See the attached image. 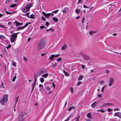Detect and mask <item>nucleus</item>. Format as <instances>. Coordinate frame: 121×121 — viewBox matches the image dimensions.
Wrapping results in <instances>:
<instances>
[{
    "label": "nucleus",
    "mask_w": 121,
    "mask_h": 121,
    "mask_svg": "<svg viewBox=\"0 0 121 121\" xmlns=\"http://www.w3.org/2000/svg\"><path fill=\"white\" fill-rule=\"evenodd\" d=\"M106 86V85H104V86L102 88V89H101V91L102 92H103L104 91V88Z\"/></svg>",
    "instance_id": "obj_48"
},
{
    "label": "nucleus",
    "mask_w": 121,
    "mask_h": 121,
    "mask_svg": "<svg viewBox=\"0 0 121 121\" xmlns=\"http://www.w3.org/2000/svg\"><path fill=\"white\" fill-rule=\"evenodd\" d=\"M114 115L115 116H117L120 118H121V113L120 112H117L114 113Z\"/></svg>",
    "instance_id": "obj_8"
},
{
    "label": "nucleus",
    "mask_w": 121,
    "mask_h": 121,
    "mask_svg": "<svg viewBox=\"0 0 121 121\" xmlns=\"http://www.w3.org/2000/svg\"><path fill=\"white\" fill-rule=\"evenodd\" d=\"M6 102L2 99H0V103L1 105H4Z\"/></svg>",
    "instance_id": "obj_15"
},
{
    "label": "nucleus",
    "mask_w": 121,
    "mask_h": 121,
    "mask_svg": "<svg viewBox=\"0 0 121 121\" xmlns=\"http://www.w3.org/2000/svg\"><path fill=\"white\" fill-rule=\"evenodd\" d=\"M75 12L77 13H79L80 12V10L78 9H77L76 10Z\"/></svg>",
    "instance_id": "obj_36"
},
{
    "label": "nucleus",
    "mask_w": 121,
    "mask_h": 121,
    "mask_svg": "<svg viewBox=\"0 0 121 121\" xmlns=\"http://www.w3.org/2000/svg\"><path fill=\"white\" fill-rule=\"evenodd\" d=\"M53 20L56 22H57L58 21V19L55 17L53 18Z\"/></svg>",
    "instance_id": "obj_28"
},
{
    "label": "nucleus",
    "mask_w": 121,
    "mask_h": 121,
    "mask_svg": "<svg viewBox=\"0 0 121 121\" xmlns=\"http://www.w3.org/2000/svg\"><path fill=\"white\" fill-rule=\"evenodd\" d=\"M74 107L73 106H72L69 108L68 110L69 111H70Z\"/></svg>",
    "instance_id": "obj_39"
},
{
    "label": "nucleus",
    "mask_w": 121,
    "mask_h": 121,
    "mask_svg": "<svg viewBox=\"0 0 121 121\" xmlns=\"http://www.w3.org/2000/svg\"><path fill=\"white\" fill-rule=\"evenodd\" d=\"M101 94H98L97 95V96L100 98H101Z\"/></svg>",
    "instance_id": "obj_57"
},
{
    "label": "nucleus",
    "mask_w": 121,
    "mask_h": 121,
    "mask_svg": "<svg viewBox=\"0 0 121 121\" xmlns=\"http://www.w3.org/2000/svg\"><path fill=\"white\" fill-rule=\"evenodd\" d=\"M80 117V116H79L78 117L75 118V119H76V121H79Z\"/></svg>",
    "instance_id": "obj_34"
},
{
    "label": "nucleus",
    "mask_w": 121,
    "mask_h": 121,
    "mask_svg": "<svg viewBox=\"0 0 121 121\" xmlns=\"http://www.w3.org/2000/svg\"><path fill=\"white\" fill-rule=\"evenodd\" d=\"M96 32V31H91L89 32V34L90 35H92L93 33H94Z\"/></svg>",
    "instance_id": "obj_31"
},
{
    "label": "nucleus",
    "mask_w": 121,
    "mask_h": 121,
    "mask_svg": "<svg viewBox=\"0 0 121 121\" xmlns=\"http://www.w3.org/2000/svg\"><path fill=\"white\" fill-rule=\"evenodd\" d=\"M39 74L38 75L36 74H34V82L35 83H36V81L37 80V77L38 76L39 77Z\"/></svg>",
    "instance_id": "obj_12"
},
{
    "label": "nucleus",
    "mask_w": 121,
    "mask_h": 121,
    "mask_svg": "<svg viewBox=\"0 0 121 121\" xmlns=\"http://www.w3.org/2000/svg\"><path fill=\"white\" fill-rule=\"evenodd\" d=\"M113 104L112 103H107L103 104L102 106L103 107H104L107 106L113 105Z\"/></svg>",
    "instance_id": "obj_7"
},
{
    "label": "nucleus",
    "mask_w": 121,
    "mask_h": 121,
    "mask_svg": "<svg viewBox=\"0 0 121 121\" xmlns=\"http://www.w3.org/2000/svg\"><path fill=\"white\" fill-rule=\"evenodd\" d=\"M73 116L72 115H70L68 117V118L64 121H68L70 119L73 117Z\"/></svg>",
    "instance_id": "obj_20"
},
{
    "label": "nucleus",
    "mask_w": 121,
    "mask_h": 121,
    "mask_svg": "<svg viewBox=\"0 0 121 121\" xmlns=\"http://www.w3.org/2000/svg\"><path fill=\"white\" fill-rule=\"evenodd\" d=\"M104 81L103 80H101L100 81V82H99V83L101 84H103L104 83Z\"/></svg>",
    "instance_id": "obj_46"
},
{
    "label": "nucleus",
    "mask_w": 121,
    "mask_h": 121,
    "mask_svg": "<svg viewBox=\"0 0 121 121\" xmlns=\"http://www.w3.org/2000/svg\"><path fill=\"white\" fill-rule=\"evenodd\" d=\"M30 14V12H28V13H26L25 14L26 15V16H27L28 18H29V14Z\"/></svg>",
    "instance_id": "obj_44"
},
{
    "label": "nucleus",
    "mask_w": 121,
    "mask_h": 121,
    "mask_svg": "<svg viewBox=\"0 0 121 121\" xmlns=\"http://www.w3.org/2000/svg\"><path fill=\"white\" fill-rule=\"evenodd\" d=\"M16 76H15L13 77V78L12 80V81L13 82L15 81V79H16Z\"/></svg>",
    "instance_id": "obj_38"
},
{
    "label": "nucleus",
    "mask_w": 121,
    "mask_h": 121,
    "mask_svg": "<svg viewBox=\"0 0 121 121\" xmlns=\"http://www.w3.org/2000/svg\"><path fill=\"white\" fill-rule=\"evenodd\" d=\"M28 26V25L27 23H26V24L24 26V28H25L27 26Z\"/></svg>",
    "instance_id": "obj_63"
},
{
    "label": "nucleus",
    "mask_w": 121,
    "mask_h": 121,
    "mask_svg": "<svg viewBox=\"0 0 121 121\" xmlns=\"http://www.w3.org/2000/svg\"><path fill=\"white\" fill-rule=\"evenodd\" d=\"M42 20L43 21H45L46 20V18L45 17H42Z\"/></svg>",
    "instance_id": "obj_54"
},
{
    "label": "nucleus",
    "mask_w": 121,
    "mask_h": 121,
    "mask_svg": "<svg viewBox=\"0 0 121 121\" xmlns=\"http://www.w3.org/2000/svg\"><path fill=\"white\" fill-rule=\"evenodd\" d=\"M112 110V109H111V108H108V112L111 111Z\"/></svg>",
    "instance_id": "obj_45"
},
{
    "label": "nucleus",
    "mask_w": 121,
    "mask_h": 121,
    "mask_svg": "<svg viewBox=\"0 0 121 121\" xmlns=\"http://www.w3.org/2000/svg\"><path fill=\"white\" fill-rule=\"evenodd\" d=\"M19 97H17L16 98V102L15 104H16L17 102L18 101V98Z\"/></svg>",
    "instance_id": "obj_43"
},
{
    "label": "nucleus",
    "mask_w": 121,
    "mask_h": 121,
    "mask_svg": "<svg viewBox=\"0 0 121 121\" xmlns=\"http://www.w3.org/2000/svg\"><path fill=\"white\" fill-rule=\"evenodd\" d=\"M86 116L88 118L91 119L92 118V116L91 113H89L86 115Z\"/></svg>",
    "instance_id": "obj_17"
},
{
    "label": "nucleus",
    "mask_w": 121,
    "mask_h": 121,
    "mask_svg": "<svg viewBox=\"0 0 121 121\" xmlns=\"http://www.w3.org/2000/svg\"><path fill=\"white\" fill-rule=\"evenodd\" d=\"M60 56V55L59 54H58L57 55H54V57H58L59 56Z\"/></svg>",
    "instance_id": "obj_58"
},
{
    "label": "nucleus",
    "mask_w": 121,
    "mask_h": 121,
    "mask_svg": "<svg viewBox=\"0 0 121 121\" xmlns=\"http://www.w3.org/2000/svg\"><path fill=\"white\" fill-rule=\"evenodd\" d=\"M54 55L52 54L51 56H50L49 59L51 60H52L54 59Z\"/></svg>",
    "instance_id": "obj_27"
},
{
    "label": "nucleus",
    "mask_w": 121,
    "mask_h": 121,
    "mask_svg": "<svg viewBox=\"0 0 121 121\" xmlns=\"http://www.w3.org/2000/svg\"><path fill=\"white\" fill-rule=\"evenodd\" d=\"M35 17V16L34 14H31L30 15L29 18L34 19Z\"/></svg>",
    "instance_id": "obj_25"
},
{
    "label": "nucleus",
    "mask_w": 121,
    "mask_h": 121,
    "mask_svg": "<svg viewBox=\"0 0 121 121\" xmlns=\"http://www.w3.org/2000/svg\"><path fill=\"white\" fill-rule=\"evenodd\" d=\"M43 15L46 18H48L49 17L51 14L50 13H48L46 14L44 12H43Z\"/></svg>",
    "instance_id": "obj_11"
},
{
    "label": "nucleus",
    "mask_w": 121,
    "mask_h": 121,
    "mask_svg": "<svg viewBox=\"0 0 121 121\" xmlns=\"http://www.w3.org/2000/svg\"><path fill=\"white\" fill-rule=\"evenodd\" d=\"M0 27L1 28H4V27L3 25L0 24Z\"/></svg>",
    "instance_id": "obj_50"
},
{
    "label": "nucleus",
    "mask_w": 121,
    "mask_h": 121,
    "mask_svg": "<svg viewBox=\"0 0 121 121\" xmlns=\"http://www.w3.org/2000/svg\"><path fill=\"white\" fill-rule=\"evenodd\" d=\"M5 38V37L3 35H0V38L1 39H4Z\"/></svg>",
    "instance_id": "obj_41"
},
{
    "label": "nucleus",
    "mask_w": 121,
    "mask_h": 121,
    "mask_svg": "<svg viewBox=\"0 0 121 121\" xmlns=\"http://www.w3.org/2000/svg\"><path fill=\"white\" fill-rule=\"evenodd\" d=\"M32 3L27 4L24 7L22 8L21 9L22 11L24 13L27 12L29 11L30 8L32 7Z\"/></svg>",
    "instance_id": "obj_2"
},
{
    "label": "nucleus",
    "mask_w": 121,
    "mask_h": 121,
    "mask_svg": "<svg viewBox=\"0 0 121 121\" xmlns=\"http://www.w3.org/2000/svg\"><path fill=\"white\" fill-rule=\"evenodd\" d=\"M39 86L40 87L42 88H43V85L41 84H40L39 85Z\"/></svg>",
    "instance_id": "obj_53"
},
{
    "label": "nucleus",
    "mask_w": 121,
    "mask_h": 121,
    "mask_svg": "<svg viewBox=\"0 0 121 121\" xmlns=\"http://www.w3.org/2000/svg\"><path fill=\"white\" fill-rule=\"evenodd\" d=\"M48 73H47L45 74H42L41 75V76L44 78H47L48 77Z\"/></svg>",
    "instance_id": "obj_13"
},
{
    "label": "nucleus",
    "mask_w": 121,
    "mask_h": 121,
    "mask_svg": "<svg viewBox=\"0 0 121 121\" xmlns=\"http://www.w3.org/2000/svg\"><path fill=\"white\" fill-rule=\"evenodd\" d=\"M69 10V9L68 8L65 7L64 9L63 10V13H66Z\"/></svg>",
    "instance_id": "obj_10"
},
{
    "label": "nucleus",
    "mask_w": 121,
    "mask_h": 121,
    "mask_svg": "<svg viewBox=\"0 0 121 121\" xmlns=\"http://www.w3.org/2000/svg\"><path fill=\"white\" fill-rule=\"evenodd\" d=\"M40 82L43 83L44 82V78L43 77H41L40 79Z\"/></svg>",
    "instance_id": "obj_24"
},
{
    "label": "nucleus",
    "mask_w": 121,
    "mask_h": 121,
    "mask_svg": "<svg viewBox=\"0 0 121 121\" xmlns=\"http://www.w3.org/2000/svg\"><path fill=\"white\" fill-rule=\"evenodd\" d=\"M36 83H35V82H34L32 84V89H31V92H32L33 91V90H34V87L35 86Z\"/></svg>",
    "instance_id": "obj_16"
},
{
    "label": "nucleus",
    "mask_w": 121,
    "mask_h": 121,
    "mask_svg": "<svg viewBox=\"0 0 121 121\" xmlns=\"http://www.w3.org/2000/svg\"><path fill=\"white\" fill-rule=\"evenodd\" d=\"M97 103V102L96 101H95L94 103H92L91 104V106L92 107V108H94L96 106V104Z\"/></svg>",
    "instance_id": "obj_18"
},
{
    "label": "nucleus",
    "mask_w": 121,
    "mask_h": 121,
    "mask_svg": "<svg viewBox=\"0 0 121 121\" xmlns=\"http://www.w3.org/2000/svg\"><path fill=\"white\" fill-rule=\"evenodd\" d=\"M67 47V46L66 45H64L63 46H62L61 48V49L62 50H64L65 49H66Z\"/></svg>",
    "instance_id": "obj_23"
},
{
    "label": "nucleus",
    "mask_w": 121,
    "mask_h": 121,
    "mask_svg": "<svg viewBox=\"0 0 121 121\" xmlns=\"http://www.w3.org/2000/svg\"><path fill=\"white\" fill-rule=\"evenodd\" d=\"M46 69H39L38 72V74L39 76L42 74H43L46 72Z\"/></svg>",
    "instance_id": "obj_4"
},
{
    "label": "nucleus",
    "mask_w": 121,
    "mask_h": 121,
    "mask_svg": "<svg viewBox=\"0 0 121 121\" xmlns=\"http://www.w3.org/2000/svg\"><path fill=\"white\" fill-rule=\"evenodd\" d=\"M58 11V10H57L52 12V13H54L55 14Z\"/></svg>",
    "instance_id": "obj_40"
},
{
    "label": "nucleus",
    "mask_w": 121,
    "mask_h": 121,
    "mask_svg": "<svg viewBox=\"0 0 121 121\" xmlns=\"http://www.w3.org/2000/svg\"><path fill=\"white\" fill-rule=\"evenodd\" d=\"M98 111H100L102 112H105V111L102 109H101L100 110H97Z\"/></svg>",
    "instance_id": "obj_35"
},
{
    "label": "nucleus",
    "mask_w": 121,
    "mask_h": 121,
    "mask_svg": "<svg viewBox=\"0 0 121 121\" xmlns=\"http://www.w3.org/2000/svg\"><path fill=\"white\" fill-rule=\"evenodd\" d=\"M18 121H25L23 119L22 117H18Z\"/></svg>",
    "instance_id": "obj_30"
},
{
    "label": "nucleus",
    "mask_w": 121,
    "mask_h": 121,
    "mask_svg": "<svg viewBox=\"0 0 121 121\" xmlns=\"http://www.w3.org/2000/svg\"><path fill=\"white\" fill-rule=\"evenodd\" d=\"M17 6V4H13L10 5L9 6L11 8H14Z\"/></svg>",
    "instance_id": "obj_29"
},
{
    "label": "nucleus",
    "mask_w": 121,
    "mask_h": 121,
    "mask_svg": "<svg viewBox=\"0 0 121 121\" xmlns=\"http://www.w3.org/2000/svg\"><path fill=\"white\" fill-rule=\"evenodd\" d=\"M114 111H118L120 110V109L116 107L113 109Z\"/></svg>",
    "instance_id": "obj_33"
},
{
    "label": "nucleus",
    "mask_w": 121,
    "mask_h": 121,
    "mask_svg": "<svg viewBox=\"0 0 121 121\" xmlns=\"http://www.w3.org/2000/svg\"><path fill=\"white\" fill-rule=\"evenodd\" d=\"M27 114V112H21L19 115V117H22L26 115Z\"/></svg>",
    "instance_id": "obj_6"
},
{
    "label": "nucleus",
    "mask_w": 121,
    "mask_h": 121,
    "mask_svg": "<svg viewBox=\"0 0 121 121\" xmlns=\"http://www.w3.org/2000/svg\"><path fill=\"white\" fill-rule=\"evenodd\" d=\"M3 84L2 82H1V84L0 85V88L2 89H3L4 88V86H3Z\"/></svg>",
    "instance_id": "obj_26"
},
{
    "label": "nucleus",
    "mask_w": 121,
    "mask_h": 121,
    "mask_svg": "<svg viewBox=\"0 0 121 121\" xmlns=\"http://www.w3.org/2000/svg\"><path fill=\"white\" fill-rule=\"evenodd\" d=\"M2 99L7 102L8 99V95H4Z\"/></svg>",
    "instance_id": "obj_9"
},
{
    "label": "nucleus",
    "mask_w": 121,
    "mask_h": 121,
    "mask_svg": "<svg viewBox=\"0 0 121 121\" xmlns=\"http://www.w3.org/2000/svg\"><path fill=\"white\" fill-rule=\"evenodd\" d=\"M14 22L16 24V27H17L18 26L21 25L23 24L22 23L19 22L17 21H15Z\"/></svg>",
    "instance_id": "obj_14"
},
{
    "label": "nucleus",
    "mask_w": 121,
    "mask_h": 121,
    "mask_svg": "<svg viewBox=\"0 0 121 121\" xmlns=\"http://www.w3.org/2000/svg\"><path fill=\"white\" fill-rule=\"evenodd\" d=\"M81 83V82H79L78 83H77V85L78 86Z\"/></svg>",
    "instance_id": "obj_59"
},
{
    "label": "nucleus",
    "mask_w": 121,
    "mask_h": 121,
    "mask_svg": "<svg viewBox=\"0 0 121 121\" xmlns=\"http://www.w3.org/2000/svg\"><path fill=\"white\" fill-rule=\"evenodd\" d=\"M109 81L108 85L109 86H111L113 83L114 82V79L113 78L110 77L109 78Z\"/></svg>",
    "instance_id": "obj_5"
},
{
    "label": "nucleus",
    "mask_w": 121,
    "mask_h": 121,
    "mask_svg": "<svg viewBox=\"0 0 121 121\" xmlns=\"http://www.w3.org/2000/svg\"><path fill=\"white\" fill-rule=\"evenodd\" d=\"M85 18L84 17H83L82 18V23H83L84 22V21L85 20Z\"/></svg>",
    "instance_id": "obj_51"
},
{
    "label": "nucleus",
    "mask_w": 121,
    "mask_h": 121,
    "mask_svg": "<svg viewBox=\"0 0 121 121\" xmlns=\"http://www.w3.org/2000/svg\"><path fill=\"white\" fill-rule=\"evenodd\" d=\"M70 90L71 91V92L72 93L73 92V88H70Z\"/></svg>",
    "instance_id": "obj_47"
},
{
    "label": "nucleus",
    "mask_w": 121,
    "mask_h": 121,
    "mask_svg": "<svg viewBox=\"0 0 121 121\" xmlns=\"http://www.w3.org/2000/svg\"><path fill=\"white\" fill-rule=\"evenodd\" d=\"M16 63H15V62H13V63H12V65L14 66H15L16 67Z\"/></svg>",
    "instance_id": "obj_49"
},
{
    "label": "nucleus",
    "mask_w": 121,
    "mask_h": 121,
    "mask_svg": "<svg viewBox=\"0 0 121 121\" xmlns=\"http://www.w3.org/2000/svg\"><path fill=\"white\" fill-rule=\"evenodd\" d=\"M43 88H41L39 89V90L41 91L42 92V90H43Z\"/></svg>",
    "instance_id": "obj_64"
},
{
    "label": "nucleus",
    "mask_w": 121,
    "mask_h": 121,
    "mask_svg": "<svg viewBox=\"0 0 121 121\" xmlns=\"http://www.w3.org/2000/svg\"><path fill=\"white\" fill-rule=\"evenodd\" d=\"M52 86L54 88H55V85L54 84L53 82Z\"/></svg>",
    "instance_id": "obj_61"
},
{
    "label": "nucleus",
    "mask_w": 121,
    "mask_h": 121,
    "mask_svg": "<svg viewBox=\"0 0 121 121\" xmlns=\"http://www.w3.org/2000/svg\"><path fill=\"white\" fill-rule=\"evenodd\" d=\"M45 27L44 26H40V28L41 29H42L44 28Z\"/></svg>",
    "instance_id": "obj_55"
},
{
    "label": "nucleus",
    "mask_w": 121,
    "mask_h": 121,
    "mask_svg": "<svg viewBox=\"0 0 121 121\" xmlns=\"http://www.w3.org/2000/svg\"><path fill=\"white\" fill-rule=\"evenodd\" d=\"M49 31H54V30L52 28H51L49 29Z\"/></svg>",
    "instance_id": "obj_60"
},
{
    "label": "nucleus",
    "mask_w": 121,
    "mask_h": 121,
    "mask_svg": "<svg viewBox=\"0 0 121 121\" xmlns=\"http://www.w3.org/2000/svg\"><path fill=\"white\" fill-rule=\"evenodd\" d=\"M84 59L86 60L87 61L89 59L88 57L86 56H84Z\"/></svg>",
    "instance_id": "obj_32"
},
{
    "label": "nucleus",
    "mask_w": 121,
    "mask_h": 121,
    "mask_svg": "<svg viewBox=\"0 0 121 121\" xmlns=\"http://www.w3.org/2000/svg\"><path fill=\"white\" fill-rule=\"evenodd\" d=\"M83 77L84 76L83 75H81L78 78V80L79 81L82 80Z\"/></svg>",
    "instance_id": "obj_22"
},
{
    "label": "nucleus",
    "mask_w": 121,
    "mask_h": 121,
    "mask_svg": "<svg viewBox=\"0 0 121 121\" xmlns=\"http://www.w3.org/2000/svg\"><path fill=\"white\" fill-rule=\"evenodd\" d=\"M46 89L48 91H49L50 90V87H46Z\"/></svg>",
    "instance_id": "obj_56"
},
{
    "label": "nucleus",
    "mask_w": 121,
    "mask_h": 121,
    "mask_svg": "<svg viewBox=\"0 0 121 121\" xmlns=\"http://www.w3.org/2000/svg\"><path fill=\"white\" fill-rule=\"evenodd\" d=\"M64 73H65V75L67 76H68L69 75V74L68 73L65 71H64Z\"/></svg>",
    "instance_id": "obj_37"
},
{
    "label": "nucleus",
    "mask_w": 121,
    "mask_h": 121,
    "mask_svg": "<svg viewBox=\"0 0 121 121\" xmlns=\"http://www.w3.org/2000/svg\"><path fill=\"white\" fill-rule=\"evenodd\" d=\"M23 59L26 61L27 60V58H26L24 56L23 57Z\"/></svg>",
    "instance_id": "obj_52"
},
{
    "label": "nucleus",
    "mask_w": 121,
    "mask_h": 121,
    "mask_svg": "<svg viewBox=\"0 0 121 121\" xmlns=\"http://www.w3.org/2000/svg\"><path fill=\"white\" fill-rule=\"evenodd\" d=\"M61 59H62L61 58V57H60L59 58L57 59L56 60L57 61H58V62H60L61 61Z\"/></svg>",
    "instance_id": "obj_42"
},
{
    "label": "nucleus",
    "mask_w": 121,
    "mask_h": 121,
    "mask_svg": "<svg viewBox=\"0 0 121 121\" xmlns=\"http://www.w3.org/2000/svg\"><path fill=\"white\" fill-rule=\"evenodd\" d=\"M24 27L23 26L22 27H18L17 28V30H20L23 29H24Z\"/></svg>",
    "instance_id": "obj_21"
},
{
    "label": "nucleus",
    "mask_w": 121,
    "mask_h": 121,
    "mask_svg": "<svg viewBox=\"0 0 121 121\" xmlns=\"http://www.w3.org/2000/svg\"><path fill=\"white\" fill-rule=\"evenodd\" d=\"M47 43L46 40L45 39H41L39 42L37 46V49L40 50L45 47Z\"/></svg>",
    "instance_id": "obj_1"
},
{
    "label": "nucleus",
    "mask_w": 121,
    "mask_h": 121,
    "mask_svg": "<svg viewBox=\"0 0 121 121\" xmlns=\"http://www.w3.org/2000/svg\"><path fill=\"white\" fill-rule=\"evenodd\" d=\"M11 37L10 38L11 42V43H13L15 40L17 38V36L15 35L14 33L11 35Z\"/></svg>",
    "instance_id": "obj_3"
},
{
    "label": "nucleus",
    "mask_w": 121,
    "mask_h": 121,
    "mask_svg": "<svg viewBox=\"0 0 121 121\" xmlns=\"http://www.w3.org/2000/svg\"><path fill=\"white\" fill-rule=\"evenodd\" d=\"M73 116L72 115H70L68 117V118L64 121H68L70 119L73 117Z\"/></svg>",
    "instance_id": "obj_19"
},
{
    "label": "nucleus",
    "mask_w": 121,
    "mask_h": 121,
    "mask_svg": "<svg viewBox=\"0 0 121 121\" xmlns=\"http://www.w3.org/2000/svg\"><path fill=\"white\" fill-rule=\"evenodd\" d=\"M45 25L47 26H48L49 25V23L48 22H46L45 23Z\"/></svg>",
    "instance_id": "obj_62"
}]
</instances>
